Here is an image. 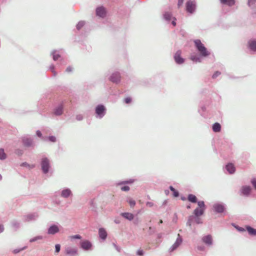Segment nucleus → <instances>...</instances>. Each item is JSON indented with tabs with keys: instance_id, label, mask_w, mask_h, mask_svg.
Listing matches in <instances>:
<instances>
[{
	"instance_id": "nucleus-36",
	"label": "nucleus",
	"mask_w": 256,
	"mask_h": 256,
	"mask_svg": "<svg viewBox=\"0 0 256 256\" xmlns=\"http://www.w3.org/2000/svg\"><path fill=\"white\" fill-rule=\"evenodd\" d=\"M256 2V0H248V4L249 6H252Z\"/></svg>"
},
{
	"instance_id": "nucleus-24",
	"label": "nucleus",
	"mask_w": 256,
	"mask_h": 256,
	"mask_svg": "<svg viewBox=\"0 0 256 256\" xmlns=\"http://www.w3.org/2000/svg\"><path fill=\"white\" fill-rule=\"evenodd\" d=\"M164 18L166 20H170L172 18V14L170 12H166L164 14Z\"/></svg>"
},
{
	"instance_id": "nucleus-15",
	"label": "nucleus",
	"mask_w": 256,
	"mask_h": 256,
	"mask_svg": "<svg viewBox=\"0 0 256 256\" xmlns=\"http://www.w3.org/2000/svg\"><path fill=\"white\" fill-rule=\"evenodd\" d=\"M58 231H59V229H58V227L56 225H54V226H51L48 228V233L49 234H55L56 233L58 232Z\"/></svg>"
},
{
	"instance_id": "nucleus-20",
	"label": "nucleus",
	"mask_w": 256,
	"mask_h": 256,
	"mask_svg": "<svg viewBox=\"0 0 256 256\" xmlns=\"http://www.w3.org/2000/svg\"><path fill=\"white\" fill-rule=\"evenodd\" d=\"M251 188L248 186H243L242 188V192L244 195H248L250 193Z\"/></svg>"
},
{
	"instance_id": "nucleus-9",
	"label": "nucleus",
	"mask_w": 256,
	"mask_h": 256,
	"mask_svg": "<svg viewBox=\"0 0 256 256\" xmlns=\"http://www.w3.org/2000/svg\"><path fill=\"white\" fill-rule=\"evenodd\" d=\"M96 14L97 16L104 18L106 15V9L102 6L98 7L96 10Z\"/></svg>"
},
{
	"instance_id": "nucleus-14",
	"label": "nucleus",
	"mask_w": 256,
	"mask_h": 256,
	"mask_svg": "<svg viewBox=\"0 0 256 256\" xmlns=\"http://www.w3.org/2000/svg\"><path fill=\"white\" fill-rule=\"evenodd\" d=\"M98 234L100 238L102 240H105L107 237V232L104 228H99Z\"/></svg>"
},
{
	"instance_id": "nucleus-25",
	"label": "nucleus",
	"mask_w": 256,
	"mask_h": 256,
	"mask_svg": "<svg viewBox=\"0 0 256 256\" xmlns=\"http://www.w3.org/2000/svg\"><path fill=\"white\" fill-rule=\"evenodd\" d=\"M71 194V191L69 189H66L62 191V196L64 198H68Z\"/></svg>"
},
{
	"instance_id": "nucleus-44",
	"label": "nucleus",
	"mask_w": 256,
	"mask_h": 256,
	"mask_svg": "<svg viewBox=\"0 0 256 256\" xmlns=\"http://www.w3.org/2000/svg\"><path fill=\"white\" fill-rule=\"evenodd\" d=\"M146 205L148 207H152L153 206V204L152 202H147Z\"/></svg>"
},
{
	"instance_id": "nucleus-51",
	"label": "nucleus",
	"mask_w": 256,
	"mask_h": 256,
	"mask_svg": "<svg viewBox=\"0 0 256 256\" xmlns=\"http://www.w3.org/2000/svg\"><path fill=\"white\" fill-rule=\"evenodd\" d=\"M4 230V227L0 225V232H2Z\"/></svg>"
},
{
	"instance_id": "nucleus-61",
	"label": "nucleus",
	"mask_w": 256,
	"mask_h": 256,
	"mask_svg": "<svg viewBox=\"0 0 256 256\" xmlns=\"http://www.w3.org/2000/svg\"><path fill=\"white\" fill-rule=\"evenodd\" d=\"M188 223L189 226H190L191 225L190 223V222H188Z\"/></svg>"
},
{
	"instance_id": "nucleus-52",
	"label": "nucleus",
	"mask_w": 256,
	"mask_h": 256,
	"mask_svg": "<svg viewBox=\"0 0 256 256\" xmlns=\"http://www.w3.org/2000/svg\"><path fill=\"white\" fill-rule=\"evenodd\" d=\"M20 250H14L13 251V252H14V254H17V253H18V252H20Z\"/></svg>"
},
{
	"instance_id": "nucleus-56",
	"label": "nucleus",
	"mask_w": 256,
	"mask_h": 256,
	"mask_svg": "<svg viewBox=\"0 0 256 256\" xmlns=\"http://www.w3.org/2000/svg\"><path fill=\"white\" fill-rule=\"evenodd\" d=\"M238 230H240V231H244V230L243 228H238Z\"/></svg>"
},
{
	"instance_id": "nucleus-40",
	"label": "nucleus",
	"mask_w": 256,
	"mask_h": 256,
	"mask_svg": "<svg viewBox=\"0 0 256 256\" xmlns=\"http://www.w3.org/2000/svg\"><path fill=\"white\" fill-rule=\"evenodd\" d=\"M48 139L50 140L52 142H56V138L54 136H50L48 138Z\"/></svg>"
},
{
	"instance_id": "nucleus-37",
	"label": "nucleus",
	"mask_w": 256,
	"mask_h": 256,
	"mask_svg": "<svg viewBox=\"0 0 256 256\" xmlns=\"http://www.w3.org/2000/svg\"><path fill=\"white\" fill-rule=\"evenodd\" d=\"M132 101V99L128 97L124 99V102L126 104H130Z\"/></svg>"
},
{
	"instance_id": "nucleus-1",
	"label": "nucleus",
	"mask_w": 256,
	"mask_h": 256,
	"mask_svg": "<svg viewBox=\"0 0 256 256\" xmlns=\"http://www.w3.org/2000/svg\"><path fill=\"white\" fill-rule=\"evenodd\" d=\"M194 42L198 50L202 56H206L209 55V52L200 40H196Z\"/></svg>"
},
{
	"instance_id": "nucleus-26",
	"label": "nucleus",
	"mask_w": 256,
	"mask_h": 256,
	"mask_svg": "<svg viewBox=\"0 0 256 256\" xmlns=\"http://www.w3.org/2000/svg\"><path fill=\"white\" fill-rule=\"evenodd\" d=\"M23 143L25 146H30L32 143V140L28 138H24L23 139Z\"/></svg>"
},
{
	"instance_id": "nucleus-17",
	"label": "nucleus",
	"mask_w": 256,
	"mask_h": 256,
	"mask_svg": "<svg viewBox=\"0 0 256 256\" xmlns=\"http://www.w3.org/2000/svg\"><path fill=\"white\" fill-rule=\"evenodd\" d=\"M226 170L230 173L233 174L235 172V168L232 164H228L226 166Z\"/></svg>"
},
{
	"instance_id": "nucleus-16",
	"label": "nucleus",
	"mask_w": 256,
	"mask_h": 256,
	"mask_svg": "<svg viewBox=\"0 0 256 256\" xmlns=\"http://www.w3.org/2000/svg\"><path fill=\"white\" fill-rule=\"evenodd\" d=\"M121 216L125 218L132 220L134 219V216L133 214L130 212H123L121 214Z\"/></svg>"
},
{
	"instance_id": "nucleus-58",
	"label": "nucleus",
	"mask_w": 256,
	"mask_h": 256,
	"mask_svg": "<svg viewBox=\"0 0 256 256\" xmlns=\"http://www.w3.org/2000/svg\"><path fill=\"white\" fill-rule=\"evenodd\" d=\"M34 165H32L31 166H30V168H34Z\"/></svg>"
},
{
	"instance_id": "nucleus-4",
	"label": "nucleus",
	"mask_w": 256,
	"mask_h": 256,
	"mask_svg": "<svg viewBox=\"0 0 256 256\" xmlns=\"http://www.w3.org/2000/svg\"><path fill=\"white\" fill-rule=\"evenodd\" d=\"M66 254L71 256H76L78 254V250L76 248L68 246L66 248Z\"/></svg>"
},
{
	"instance_id": "nucleus-48",
	"label": "nucleus",
	"mask_w": 256,
	"mask_h": 256,
	"mask_svg": "<svg viewBox=\"0 0 256 256\" xmlns=\"http://www.w3.org/2000/svg\"><path fill=\"white\" fill-rule=\"evenodd\" d=\"M66 70L67 72H70L72 70V68L71 67L69 66V67L67 68Z\"/></svg>"
},
{
	"instance_id": "nucleus-28",
	"label": "nucleus",
	"mask_w": 256,
	"mask_h": 256,
	"mask_svg": "<svg viewBox=\"0 0 256 256\" xmlns=\"http://www.w3.org/2000/svg\"><path fill=\"white\" fill-rule=\"evenodd\" d=\"M6 157V155L4 152V150L3 148L0 149V160H4Z\"/></svg>"
},
{
	"instance_id": "nucleus-43",
	"label": "nucleus",
	"mask_w": 256,
	"mask_h": 256,
	"mask_svg": "<svg viewBox=\"0 0 256 256\" xmlns=\"http://www.w3.org/2000/svg\"><path fill=\"white\" fill-rule=\"evenodd\" d=\"M173 194L175 197H177L178 196V192L176 190L173 192Z\"/></svg>"
},
{
	"instance_id": "nucleus-3",
	"label": "nucleus",
	"mask_w": 256,
	"mask_h": 256,
	"mask_svg": "<svg viewBox=\"0 0 256 256\" xmlns=\"http://www.w3.org/2000/svg\"><path fill=\"white\" fill-rule=\"evenodd\" d=\"M196 9V2L194 1L189 0L186 3V10L188 12L192 14Z\"/></svg>"
},
{
	"instance_id": "nucleus-22",
	"label": "nucleus",
	"mask_w": 256,
	"mask_h": 256,
	"mask_svg": "<svg viewBox=\"0 0 256 256\" xmlns=\"http://www.w3.org/2000/svg\"><path fill=\"white\" fill-rule=\"evenodd\" d=\"M220 2L223 4H227L229 6L234 5L235 3L234 0H220Z\"/></svg>"
},
{
	"instance_id": "nucleus-13",
	"label": "nucleus",
	"mask_w": 256,
	"mask_h": 256,
	"mask_svg": "<svg viewBox=\"0 0 256 256\" xmlns=\"http://www.w3.org/2000/svg\"><path fill=\"white\" fill-rule=\"evenodd\" d=\"M182 239L180 238H178L176 239L174 244L170 248V250L171 252H172L174 250H175L182 244Z\"/></svg>"
},
{
	"instance_id": "nucleus-55",
	"label": "nucleus",
	"mask_w": 256,
	"mask_h": 256,
	"mask_svg": "<svg viewBox=\"0 0 256 256\" xmlns=\"http://www.w3.org/2000/svg\"><path fill=\"white\" fill-rule=\"evenodd\" d=\"M22 166H29V165H28V164H26V163H23V164H22Z\"/></svg>"
},
{
	"instance_id": "nucleus-8",
	"label": "nucleus",
	"mask_w": 256,
	"mask_h": 256,
	"mask_svg": "<svg viewBox=\"0 0 256 256\" xmlns=\"http://www.w3.org/2000/svg\"><path fill=\"white\" fill-rule=\"evenodd\" d=\"M180 54L181 51L178 50L176 52L174 56V58L176 62L178 64H181L184 62V60L182 58H181Z\"/></svg>"
},
{
	"instance_id": "nucleus-49",
	"label": "nucleus",
	"mask_w": 256,
	"mask_h": 256,
	"mask_svg": "<svg viewBox=\"0 0 256 256\" xmlns=\"http://www.w3.org/2000/svg\"><path fill=\"white\" fill-rule=\"evenodd\" d=\"M174 20H172V25H173L174 26H176V18H174Z\"/></svg>"
},
{
	"instance_id": "nucleus-62",
	"label": "nucleus",
	"mask_w": 256,
	"mask_h": 256,
	"mask_svg": "<svg viewBox=\"0 0 256 256\" xmlns=\"http://www.w3.org/2000/svg\"><path fill=\"white\" fill-rule=\"evenodd\" d=\"M149 230H152V227H150V228H149Z\"/></svg>"
},
{
	"instance_id": "nucleus-60",
	"label": "nucleus",
	"mask_w": 256,
	"mask_h": 256,
	"mask_svg": "<svg viewBox=\"0 0 256 256\" xmlns=\"http://www.w3.org/2000/svg\"><path fill=\"white\" fill-rule=\"evenodd\" d=\"M2 176L0 174V180H2Z\"/></svg>"
},
{
	"instance_id": "nucleus-12",
	"label": "nucleus",
	"mask_w": 256,
	"mask_h": 256,
	"mask_svg": "<svg viewBox=\"0 0 256 256\" xmlns=\"http://www.w3.org/2000/svg\"><path fill=\"white\" fill-rule=\"evenodd\" d=\"M214 210L217 212H222L224 210V208L223 205L219 204H214L213 206Z\"/></svg>"
},
{
	"instance_id": "nucleus-38",
	"label": "nucleus",
	"mask_w": 256,
	"mask_h": 256,
	"mask_svg": "<svg viewBox=\"0 0 256 256\" xmlns=\"http://www.w3.org/2000/svg\"><path fill=\"white\" fill-rule=\"evenodd\" d=\"M55 247H56V252H60V245L58 244H57L56 245Z\"/></svg>"
},
{
	"instance_id": "nucleus-30",
	"label": "nucleus",
	"mask_w": 256,
	"mask_h": 256,
	"mask_svg": "<svg viewBox=\"0 0 256 256\" xmlns=\"http://www.w3.org/2000/svg\"><path fill=\"white\" fill-rule=\"evenodd\" d=\"M128 202L129 204L130 205V207H132V208H133L136 204L135 201L132 199L128 200Z\"/></svg>"
},
{
	"instance_id": "nucleus-19",
	"label": "nucleus",
	"mask_w": 256,
	"mask_h": 256,
	"mask_svg": "<svg viewBox=\"0 0 256 256\" xmlns=\"http://www.w3.org/2000/svg\"><path fill=\"white\" fill-rule=\"evenodd\" d=\"M212 130L216 132H220L221 130V126L218 122L214 123L212 126Z\"/></svg>"
},
{
	"instance_id": "nucleus-53",
	"label": "nucleus",
	"mask_w": 256,
	"mask_h": 256,
	"mask_svg": "<svg viewBox=\"0 0 256 256\" xmlns=\"http://www.w3.org/2000/svg\"><path fill=\"white\" fill-rule=\"evenodd\" d=\"M52 72L54 76L56 75V72L54 70V68H52Z\"/></svg>"
},
{
	"instance_id": "nucleus-18",
	"label": "nucleus",
	"mask_w": 256,
	"mask_h": 256,
	"mask_svg": "<svg viewBox=\"0 0 256 256\" xmlns=\"http://www.w3.org/2000/svg\"><path fill=\"white\" fill-rule=\"evenodd\" d=\"M63 112V106L62 105H60V106H58V107H57L54 111V114L55 115H56V116H60V115H61Z\"/></svg>"
},
{
	"instance_id": "nucleus-29",
	"label": "nucleus",
	"mask_w": 256,
	"mask_h": 256,
	"mask_svg": "<svg viewBox=\"0 0 256 256\" xmlns=\"http://www.w3.org/2000/svg\"><path fill=\"white\" fill-rule=\"evenodd\" d=\"M84 25V22L83 21L80 22L76 25L78 30L80 29Z\"/></svg>"
},
{
	"instance_id": "nucleus-42",
	"label": "nucleus",
	"mask_w": 256,
	"mask_h": 256,
	"mask_svg": "<svg viewBox=\"0 0 256 256\" xmlns=\"http://www.w3.org/2000/svg\"><path fill=\"white\" fill-rule=\"evenodd\" d=\"M16 153L18 155H21L22 154V152L20 150H17L16 151Z\"/></svg>"
},
{
	"instance_id": "nucleus-54",
	"label": "nucleus",
	"mask_w": 256,
	"mask_h": 256,
	"mask_svg": "<svg viewBox=\"0 0 256 256\" xmlns=\"http://www.w3.org/2000/svg\"><path fill=\"white\" fill-rule=\"evenodd\" d=\"M170 190L172 191V192L175 190V189L172 186H170Z\"/></svg>"
},
{
	"instance_id": "nucleus-50",
	"label": "nucleus",
	"mask_w": 256,
	"mask_h": 256,
	"mask_svg": "<svg viewBox=\"0 0 256 256\" xmlns=\"http://www.w3.org/2000/svg\"><path fill=\"white\" fill-rule=\"evenodd\" d=\"M36 134L39 137H40L42 136V134H41L40 132L38 130L36 132Z\"/></svg>"
},
{
	"instance_id": "nucleus-41",
	"label": "nucleus",
	"mask_w": 256,
	"mask_h": 256,
	"mask_svg": "<svg viewBox=\"0 0 256 256\" xmlns=\"http://www.w3.org/2000/svg\"><path fill=\"white\" fill-rule=\"evenodd\" d=\"M184 0H178V6L180 8Z\"/></svg>"
},
{
	"instance_id": "nucleus-64",
	"label": "nucleus",
	"mask_w": 256,
	"mask_h": 256,
	"mask_svg": "<svg viewBox=\"0 0 256 256\" xmlns=\"http://www.w3.org/2000/svg\"><path fill=\"white\" fill-rule=\"evenodd\" d=\"M78 120H80L81 118H80V117H78Z\"/></svg>"
},
{
	"instance_id": "nucleus-57",
	"label": "nucleus",
	"mask_w": 256,
	"mask_h": 256,
	"mask_svg": "<svg viewBox=\"0 0 256 256\" xmlns=\"http://www.w3.org/2000/svg\"><path fill=\"white\" fill-rule=\"evenodd\" d=\"M163 222L162 220H160L159 222V224H162Z\"/></svg>"
},
{
	"instance_id": "nucleus-21",
	"label": "nucleus",
	"mask_w": 256,
	"mask_h": 256,
	"mask_svg": "<svg viewBox=\"0 0 256 256\" xmlns=\"http://www.w3.org/2000/svg\"><path fill=\"white\" fill-rule=\"evenodd\" d=\"M246 229L250 234L256 236V229H254L250 226H246Z\"/></svg>"
},
{
	"instance_id": "nucleus-33",
	"label": "nucleus",
	"mask_w": 256,
	"mask_h": 256,
	"mask_svg": "<svg viewBox=\"0 0 256 256\" xmlns=\"http://www.w3.org/2000/svg\"><path fill=\"white\" fill-rule=\"evenodd\" d=\"M191 60L193 61H195L196 62H200V59L199 58L196 56H192L191 57Z\"/></svg>"
},
{
	"instance_id": "nucleus-63",
	"label": "nucleus",
	"mask_w": 256,
	"mask_h": 256,
	"mask_svg": "<svg viewBox=\"0 0 256 256\" xmlns=\"http://www.w3.org/2000/svg\"><path fill=\"white\" fill-rule=\"evenodd\" d=\"M78 120H80L81 118H80V117H78Z\"/></svg>"
},
{
	"instance_id": "nucleus-46",
	"label": "nucleus",
	"mask_w": 256,
	"mask_h": 256,
	"mask_svg": "<svg viewBox=\"0 0 256 256\" xmlns=\"http://www.w3.org/2000/svg\"><path fill=\"white\" fill-rule=\"evenodd\" d=\"M137 254H138L140 256H142L143 254V252L142 250H138L137 252Z\"/></svg>"
},
{
	"instance_id": "nucleus-32",
	"label": "nucleus",
	"mask_w": 256,
	"mask_h": 256,
	"mask_svg": "<svg viewBox=\"0 0 256 256\" xmlns=\"http://www.w3.org/2000/svg\"><path fill=\"white\" fill-rule=\"evenodd\" d=\"M42 238V236H36L34 238H31L30 240V242H34L38 240H40Z\"/></svg>"
},
{
	"instance_id": "nucleus-31",
	"label": "nucleus",
	"mask_w": 256,
	"mask_h": 256,
	"mask_svg": "<svg viewBox=\"0 0 256 256\" xmlns=\"http://www.w3.org/2000/svg\"><path fill=\"white\" fill-rule=\"evenodd\" d=\"M70 239H81L82 236L79 234H76L74 236H70Z\"/></svg>"
},
{
	"instance_id": "nucleus-59",
	"label": "nucleus",
	"mask_w": 256,
	"mask_h": 256,
	"mask_svg": "<svg viewBox=\"0 0 256 256\" xmlns=\"http://www.w3.org/2000/svg\"><path fill=\"white\" fill-rule=\"evenodd\" d=\"M190 208V206H187V208Z\"/></svg>"
},
{
	"instance_id": "nucleus-10",
	"label": "nucleus",
	"mask_w": 256,
	"mask_h": 256,
	"mask_svg": "<svg viewBox=\"0 0 256 256\" xmlns=\"http://www.w3.org/2000/svg\"><path fill=\"white\" fill-rule=\"evenodd\" d=\"M202 240L207 245H211L212 244V236L210 234L203 236Z\"/></svg>"
},
{
	"instance_id": "nucleus-45",
	"label": "nucleus",
	"mask_w": 256,
	"mask_h": 256,
	"mask_svg": "<svg viewBox=\"0 0 256 256\" xmlns=\"http://www.w3.org/2000/svg\"><path fill=\"white\" fill-rule=\"evenodd\" d=\"M196 222L197 224L202 223V222L200 221V219L198 217H196Z\"/></svg>"
},
{
	"instance_id": "nucleus-11",
	"label": "nucleus",
	"mask_w": 256,
	"mask_h": 256,
	"mask_svg": "<svg viewBox=\"0 0 256 256\" xmlns=\"http://www.w3.org/2000/svg\"><path fill=\"white\" fill-rule=\"evenodd\" d=\"M120 76L118 72L114 73L110 78V80L114 82H118L120 81Z\"/></svg>"
},
{
	"instance_id": "nucleus-34",
	"label": "nucleus",
	"mask_w": 256,
	"mask_h": 256,
	"mask_svg": "<svg viewBox=\"0 0 256 256\" xmlns=\"http://www.w3.org/2000/svg\"><path fill=\"white\" fill-rule=\"evenodd\" d=\"M220 72L217 71L216 72H215L214 74L212 75V78H216L217 76H220Z\"/></svg>"
},
{
	"instance_id": "nucleus-27",
	"label": "nucleus",
	"mask_w": 256,
	"mask_h": 256,
	"mask_svg": "<svg viewBox=\"0 0 256 256\" xmlns=\"http://www.w3.org/2000/svg\"><path fill=\"white\" fill-rule=\"evenodd\" d=\"M188 200L192 202L196 203L197 201V198L194 195L190 194L188 196Z\"/></svg>"
},
{
	"instance_id": "nucleus-7",
	"label": "nucleus",
	"mask_w": 256,
	"mask_h": 256,
	"mask_svg": "<svg viewBox=\"0 0 256 256\" xmlns=\"http://www.w3.org/2000/svg\"><path fill=\"white\" fill-rule=\"evenodd\" d=\"M104 110L105 108L102 105L98 106L96 109V114L98 115L100 118H102L104 116Z\"/></svg>"
},
{
	"instance_id": "nucleus-6",
	"label": "nucleus",
	"mask_w": 256,
	"mask_h": 256,
	"mask_svg": "<svg viewBox=\"0 0 256 256\" xmlns=\"http://www.w3.org/2000/svg\"><path fill=\"white\" fill-rule=\"evenodd\" d=\"M92 246L91 242L88 240H85L80 242V247L84 250H90Z\"/></svg>"
},
{
	"instance_id": "nucleus-5",
	"label": "nucleus",
	"mask_w": 256,
	"mask_h": 256,
	"mask_svg": "<svg viewBox=\"0 0 256 256\" xmlns=\"http://www.w3.org/2000/svg\"><path fill=\"white\" fill-rule=\"evenodd\" d=\"M42 167L44 173H46L48 171L49 162L46 158H44L42 161Z\"/></svg>"
},
{
	"instance_id": "nucleus-2",
	"label": "nucleus",
	"mask_w": 256,
	"mask_h": 256,
	"mask_svg": "<svg viewBox=\"0 0 256 256\" xmlns=\"http://www.w3.org/2000/svg\"><path fill=\"white\" fill-rule=\"evenodd\" d=\"M198 208L194 210V214L196 217H198L203 214L206 209L204 202L199 201L198 202Z\"/></svg>"
},
{
	"instance_id": "nucleus-39",
	"label": "nucleus",
	"mask_w": 256,
	"mask_h": 256,
	"mask_svg": "<svg viewBox=\"0 0 256 256\" xmlns=\"http://www.w3.org/2000/svg\"><path fill=\"white\" fill-rule=\"evenodd\" d=\"M60 57V56L58 54H54L53 56V59L54 60H56Z\"/></svg>"
},
{
	"instance_id": "nucleus-35",
	"label": "nucleus",
	"mask_w": 256,
	"mask_h": 256,
	"mask_svg": "<svg viewBox=\"0 0 256 256\" xmlns=\"http://www.w3.org/2000/svg\"><path fill=\"white\" fill-rule=\"evenodd\" d=\"M121 190L122 191H128L130 190V188L128 186H124L121 188Z\"/></svg>"
},
{
	"instance_id": "nucleus-47",
	"label": "nucleus",
	"mask_w": 256,
	"mask_h": 256,
	"mask_svg": "<svg viewBox=\"0 0 256 256\" xmlns=\"http://www.w3.org/2000/svg\"><path fill=\"white\" fill-rule=\"evenodd\" d=\"M252 184L254 187L256 189V180H252Z\"/></svg>"
},
{
	"instance_id": "nucleus-23",
	"label": "nucleus",
	"mask_w": 256,
	"mask_h": 256,
	"mask_svg": "<svg viewBox=\"0 0 256 256\" xmlns=\"http://www.w3.org/2000/svg\"><path fill=\"white\" fill-rule=\"evenodd\" d=\"M250 48L252 50H256V40H250L248 42Z\"/></svg>"
}]
</instances>
